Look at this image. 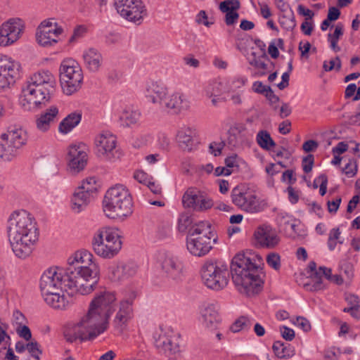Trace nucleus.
I'll return each mask as SVG.
<instances>
[{"label":"nucleus","instance_id":"11","mask_svg":"<svg viewBox=\"0 0 360 360\" xmlns=\"http://www.w3.org/2000/svg\"><path fill=\"white\" fill-rule=\"evenodd\" d=\"M68 266L65 269L68 276L75 278V275L83 274L91 276L100 269L93 254L86 250L81 249L74 252L68 259Z\"/></svg>","mask_w":360,"mask_h":360},{"label":"nucleus","instance_id":"5","mask_svg":"<svg viewBox=\"0 0 360 360\" xmlns=\"http://www.w3.org/2000/svg\"><path fill=\"white\" fill-rule=\"evenodd\" d=\"M103 210L110 219L124 220L133 213V201L127 187L117 184L108 189L103 200Z\"/></svg>","mask_w":360,"mask_h":360},{"label":"nucleus","instance_id":"3","mask_svg":"<svg viewBox=\"0 0 360 360\" xmlns=\"http://www.w3.org/2000/svg\"><path fill=\"white\" fill-rule=\"evenodd\" d=\"M230 269L233 282L240 293L250 297L262 290V269L249 257L243 255L235 256Z\"/></svg>","mask_w":360,"mask_h":360},{"label":"nucleus","instance_id":"45","mask_svg":"<svg viewBox=\"0 0 360 360\" xmlns=\"http://www.w3.org/2000/svg\"><path fill=\"white\" fill-rule=\"evenodd\" d=\"M281 26L288 30L292 31L296 26V21L292 11L288 14H284L279 19Z\"/></svg>","mask_w":360,"mask_h":360},{"label":"nucleus","instance_id":"36","mask_svg":"<svg viewBox=\"0 0 360 360\" xmlns=\"http://www.w3.org/2000/svg\"><path fill=\"white\" fill-rule=\"evenodd\" d=\"M202 192L195 188H189L182 197V203L184 207L191 208L196 211V205L198 204Z\"/></svg>","mask_w":360,"mask_h":360},{"label":"nucleus","instance_id":"20","mask_svg":"<svg viewBox=\"0 0 360 360\" xmlns=\"http://www.w3.org/2000/svg\"><path fill=\"white\" fill-rule=\"evenodd\" d=\"M100 269H98L96 275L91 276L79 274L75 275V278H70L68 284V289L75 290L81 295H85L92 292L96 288L99 280Z\"/></svg>","mask_w":360,"mask_h":360},{"label":"nucleus","instance_id":"24","mask_svg":"<svg viewBox=\"0 0 360 360\" xmlns=\"http://www.w3.org/2000/svg\"><path fill=\"white\" fill-rule=\"evenodd\" d=\"M160 106L168 113L178 115L190 108V101L184 94L175 91L167 94Z\"/></svg>","mask_w":360,"mask_h":360},{"label":"nucleus","instance_id":"55","mask_svg":"<svg viewBox=\"0 0 360 360\" xmlns=\"http://www.w3.org/2000/svg\"><path fill=\"white\" fill-rule=\"evenodd\" d=\"M268 265L275 270H278L281 267V257L276 253H271L266 257Z\"/></svg>","mask_w":360,"mask_h":360},{"label":"nucleus","instance_id":"32","mask_svg":"<svg viewBox=\"0 0 360 360\" xmlns=\"http://www.w3.org/2000/svg\"><path fill=\"white\" fill-rule=\"evenodd\" d=\"M246 129L245 125L243 123H236L232 125L228 131V143L235 148L242 146L247 141Z\"/></svg>","mask_w":360,"mask_h":360},{"label":"nucleus","instance_id":"44","mask_svg":"<svg viewBox=\"0 0 360 360\" xmlns=\"http://www.w3.org/2000/svg\"><path fill=\"white\" fill-rule=\"evenodd\" d=\"M204 91L208 98L218 97L224 91L223 84L221 82L213 81L205 87Z\"/></svg>","mask_w":360,"mask_h":360},{"label":"nucleus","instance_id":"34","mask_svg":"<svg viewBox=\"0 0 360 360\" xmlns=\"http://www.w3.org/2000/svg\"><path fill=\"white\" fill-rule=\"evenodd\" d=\"M195 135V130L193 128L188 126L180 127L176 136L179 146L184 150L190 151L192 149Z\"/></svg>","mask_w":360,"mask_h":360},{"label":"nucleus","instance_id":"51","mask_svg":"<svg viewBox=\"0 0 360 360\" xmlns=\"http://www.w3.org/2000/svg\"><path fill=\"white\" fill-rule=\"evenodd\" d=\"M151 140L150 134H141L136 136L132 142V146L135 148H140L146 145Z\"/></svg>","mask_w":360,"mask_h":360},{"label":"nucleus","instance_id":"26","mask_svg":"<svg viewBox=\"0 0 360 360\" xmlns=\"http://www.w3.org/2000/svg\"><path fill=\"white\" fill-rule=\"evenodd\" d=\"M167 94V87L160 80H149L145 84L144 96L153 104L161 105Z\"/></svg>","mask_w":360,"mask_h":360},{"label":"nucleus","instance_id":"6","mask_svg":"<svg viewBox=\"0 0 360 360\" xmlns=\"http://www.w3.org/2000/svg\"><path fill=\"white\" fill-rule=\"evenodd\" d=\"M217 238L208 221H200L193 226L186 237V249L191 255L202 257L207 255L212 249Z\"/></svg>","mask_w":360,"mask_h":360},{"label":"nucleus","instance_id":"41","mask_svg":"<svg viewBox=\"0 0 360 360\" xmlns=\"http://www.w3.org/2000/svg\"><path fill=\"white\" fill-rule=\"evenodd\" d=\"M266 62L270 63V60L264 54L260 57L255 58L250 62V63L251 65L259 70L256 73L257 75L263 76L268 70V63Z\"/></svg>","mask_w":360,"mask_h":360},{"label":"nucleus","instance_id":"35","mask_svg":"<svg viewBox=\"0 0 360 360\" xmlns=\"http://www.w3.org/2000/svg\"><path fill=\"white\" fill-rule=\"evenodd\" d=\"M82 119V114L74 112L69 114L60 123L58 130L60 133L68 134L79 124Z\"/></svg>","mask_w":360,"mask_h":360},{"label":"nucleus","instance_id":"16","mask_svg":"<svg viewBox=\"0 0 360 360\" xmlns=\"http://www.w3.org/2000/svg\"><path fill=\"white\" fill-rule=\"evenodd\" d=\"M97 155L105 160L115 161L121 156L117 148V138L110 132L98 135L95 139Z\"/></svg>","mask_w":360,"mask_h":360},{"label":"nucleus","instance_id":"21","mask_svg":"<svg viewBox=\"0 0 360 360\" xmlns=\"http://www.w3.org/2000/svg\"><path fill=\"white\" fill-rule=\"evenodd\" d=\"M23 24L19 18L9 19L0 27V46H8L18 41L22 32Z\"/></svg>","mask_w":360,"mask_h":360},{"label":"nucleus","instance_id":"47","mask_svg":"<svg viewBox=\"0 0 360 360\" xmlns=\"http://www.w3.org/2000/svg\"><path fill=\"white\" fill-rule=\"evenodd\" d=\"M273 349L276 355L279 358H285L290 356L289 350L285 344L281 341H276L274 343Z\"/></svg>","mask_w":360,"mask_h":360},{"label":"nucleus","instance_id":"15","mask_svg":"<svg viewBox=\"0 0 360 360\" xmlns=\"http://www.w3.org/2000/svg\"><path fill=\"white\" fill-rule=\"evenodd\" d=\"M22 68L20 63L8 56L0 58V91L9 88L20 79Z\"/></svg>","mask_w":360,"mask_h":360},{"label":"nucleus","instance_id":"14","mask_svg":"<svg viewBox=\"0 0 360 360\" xmlns=\"http://www.w3.org/2000/svg\"><path fill=\"white\" fill-rule=\"evenodd\" d=\"M154 345L158 352L166 356L179 352V335L169 328L160 327L154 334Z\"/></svg>","mask_w":360,"mask_h":360},{"label":"nucleus","instance_id":"46","mask_svg":"<svg viewBox=\"0 0 360 360\" xmlns=\"http://www.w3.org/2000/svg\"><path fill=\"white\" fill-rule=\"evenodd\" d=\"M340 231L339 228H334L330 231L328 239V247L330 250H333L338 243H342L339 239L340 238Z\"/></svg>","mask_w":360,"mask_h":360},{"label":"nucleus","instance_id":"17","mask_svg":"<svg viewBox=\"0 0 360 360\" xmlns=\"http://www.w3.org/2000/svg\"><path fill=\"white\" fill-rule=\"evenodd\" d=\"M63 32V28L54 19L45 20L37 30L36 39L39 45L44 47L51 46L58 41V37Z\"/></svg>","mask_w":360,"mask_h":360},{"label":"nucleus","instance_id":"31","mask_svg":"<svg viewBox=\"0 0 360 360\" xmlns=\"http://www.w3.org/2000/svg\"><path fill=\"white\" fill-rule=\"evenodd\" d=\"M18 150L27 141V133L20 127H10L7 131L1 135Z\"/></svg>","mask_w":360,"mask_h":360},{"label":"nucleus","instance_id":"60","mask_svg":"<svg viewBox=\"0 0 360 360\" xmlns=\"http://www.w3.org/2000/svg\"><path fill=\"white\" fill-rule=\"evenodd\" d=\"M292 323L304 331L307 332L311 329V324L309 321L304 317L298 316Z\"/></svg>","mask_w":360,"mask_h":360},{"label":"nucleus","instance_id":"33","mask_svg":"<svg viewBox=\"0 0 360 360\" xmlns=\"http://www.w3.org/2000/svg\"><path fill=\"white\" fill-rule=\"evenodd\" d=\"M58 115V108L56 106L50 107L36 119L37 129L42 132L47 131L51 125L56 122Z\"/></svg>","mask_w":360,"mask_h":360},{"label":"nucleus","instance_id":"53","mask_svg":"<svg viewBox=\"0 0 360 360\" xmlns=\"http://www.w3.org/2000/svg\"><path fill=\"white\" fill-rule=\"evenodd\" d=\"M26 349L35 360L40 359L39 356L41 354V350L39 349V345L37 342L32 341L26 344Z\"/></svg>","mask_w":360,"mask_h":360},{"label":"nucleus","instance_id":"57","mask_svg":"<svg viewBox=\"0 0 360 360\" xmlns=\"http://www.w3.org/2000/svg\"><path fill=\"white\" fill-rule=\"evenodd\" d=\"M248 79L245 77H236L229 82V89L234 91L244 86Z\"/></svg>","mask_w":360,"mask_h":360},{"label":"nucleus","instance_id":"19","mask_svg":"<svg viewBox=\"0 0 360 360\" xmlns=\"http://www.w3.org/2000/svg\"><path fill=\"white\" fill-rule=\"evenodd\" d=\"M50 98L40 89L25 85L22 89L20 103L25 110L32 111L45 105Z\"/></svg>","mask_w":360,"mask_h":360},{"label":"nucleus","instance_id":"62","mask_svg":"<svg viewBox=\"0 0 360 360\" xmlns=\"http://www.w3.org/2000/svg\"><path fill=\"white\" fill-rule=\"evenodd\" d=\"M16 330L19 336L25 340L28 341L32 338L31 331L25 324L22 325L21 327L18 326Z\"/></svg>","mask_w":360,"mask_h":360},{"label":"nucleus","instance_id":"54","mask_svg":"<svg viewBox=\"0 0 360 360\" xmlns=\"http://www.w3.org/2000/svg\"><path fill=\"white\" fill-rule=\"evenodd\" d=\"M317 183H320V188H319V193L321 195L323 196L327 191V184H328V177L326 174H322L319 175L315 180H314V187L316 188Z\"/></svg>","mask_w":360,"mask_h":360},{"label":"nucleus","instance_id":"4","mask_svg":"<svg viewBox=\"0 0 360 360\" xmlns=\"http://www.w3.org/2000/svg\"><path fill=\"white\" fill-rule=\"evenodd\" d=\"M69 276L64 269L51 267L41 276L39 287L45 302L56 309H65L69 302L63 291H68Z\"/></svg>","mask_w":360,"mask_h":360},{"label":"nucleus","instance_id":"22","mask_svg":"<svg viewBox=\"0 0 360 360\" xmlns=\"http://www.w3.org/2000/svg\"><path fill=\"white\" fill-rule=\"evenodd\" d=\"M25 85L39 89L46 93L47 97H51L55 91L56 80L50 71L39 70L28 79Z\"/></svg>","mask_w":360,"mask_h":360},{"label":"nucleus","instance_id":"1","mask_svg":"<svg viewBox=\"0 0 360 360\" xmlns=\"http://www.w3.org/2000/svg\"><path fill=\"white\" fill-rule=\"evenodd\" d=\"M117 297L113 291L101 290L95 294L87 313L77 323H69L64 330L67 341L91 340L108 327L109 319L115 311Z\"/></svg>","mask_w":360,"mask_h":360},{"label":"nucleus","instance_id":"48","mask_svg":"<svg viewBox=\"0 0 360 360\" xmlns=\"http://www.w3.org/2000/svg\"><path fill=\"white\" fill-rule=\"evenodd\" d=\"M240 8L238 0H225L220 3L219 9L221 12L237 11Z\"/></svg>","mask_w":360,"mask_h":360},{"label":"nucleus","instance_id":"18","mask_svg":"<svg viewBox=\"0 0 360 360\" xmlns=\"http://www.w3.org/2000/svg\"><path fill=\"white\" fill-rule=\"evenodd\" d=\"M136 297V293L131 292L127 297L122 299L119 303L118 310L112 321L113 327L119 333L126 328L134 316L133 303Z\"/></svg>","mask_w":360,"mask_h":360},{"label":"nucleus","instance_id":"42","mask_svg":"<svg viewBox=\"0 0 360 360\" xmlns=\"http://www.w3.org/2000/svg\"><path fill=\"white\" fill-rule=\"evenodd\" d=\"M300 225V221L296 219H288L283 221L282 225L283 230L285 231L287 236L290 238H295L300 235L297 227Z\"/></svg>","mask_w":360,"mask_h":360},{"label":"nucleus","instance_id":"63","mask_svg":"<svg viewBox=\"0 0 360 360\" xmlns=\"http://www.w3.org/2000/svg\"><path fill=\"white\" fill-rule=\"evenodd\" d=\"M339 70L341 67V62L338 57H336L335 59L330 60L329 62H324L323 68L326 71H330L333 70L335 68Z\"/></svg>","mask_w":360,"mask_h":360},{"label":"nucleus","instance_id":"10","mask_svg":"<svg viewBox=\"0 0 360 360\" xmlns=\"http://www.w3.org/2000/svg\"><path fill=\"white\" fill-rule=\"evenodd\" d=\"M101 187V183L97 176H90L83 179L72 197V210L77 213L83 210L96 198Z\"/></svg>","mask_w":360,"mask_h":360},{"label":"nucleus","instance_id":"59","mask_svg":"<svg viewBox=\"0 0 360 360\" xmlns=\"http://www.w3.org/2000/svg\"><path fill=\"white\" fill-rule=\"evenodd\" d=\"M12 323L19 327L26 324L27 320L24 314L19 310H15L13 314Z\"/></svg>","mask_w":360,"mask_h":360},{"label":"nucleus","instance_id":"52","mask_svg":"<svg viewBox=\"0 0 360 360\" xmlns=\"http://www.w3.org/2000/svg\"><path fill=\"white\" fill-rule=\"evenodd\" d=\"M342 172L349 177H352L357 172V162L354 159H349L345 167L342 169Z\"/></svg>","mask_w":360,"mask_h":360},{"label":"nucleus","instance_id":"58","mask_svg":"<svg viewBox=\"0 0 360 360\" xmlns=\"http://www.w3.org/2000/svg\"><path fill=\"white\" fill-rule=\"evenodd\" d=\"M171 233V227L168 224H162L158 226L157 237L160 239H163L169 236Z\"/></svg>","mask_w":360,"mask_h":360},{"label":"nucleus","instance_id":"7","mask_svg":"<svg viewBox=\"0 0 360 360\" xmlns=\"http://www.w3.org/2000/svg\"><path fill=\"white\" fill-rule=\"evenodd\" d=\"M91 247L97 256L105 259L114 258L122 247L120 231L112 227H103L98 229L94 234Z\"/></svg>","mask_w":360,"mask_h":360},{"label":"nucleus","instance_id":"43","mask_svg":"<svg viewBox=\"0 0 360 360\" xmlns=\"http://www.w3.org/2000/svg\"><path fill=\"white\" fill-rule=\"evenodd\" d=\"M252 326V321L248 316H240L231 326L230 330L233 333L248 330Z\"/></svg>","mask_w":360,"mask_h":360},{"label":"nucleus","instance_id":"38","mask_svg":"<svg viewBox=\"0 0 360 360\" xmlns=\"http://www.w3.org/2000/svg\"><path fill=\"white\" fill-rule=\"evenodd\" d=\"M141 115V113L139 110L126 108L122 110L120 116V120L123 126L129 127L139 122Z\"/></svg>","mask_w":360,"mask_h":360},{"label":"nucleus","instance_id":"2","mask_svg":"<svg viewBox=\"0 0 360 360\" xmlns=\"http://www.w3.org/2000/svg\"><path fill=\"white\" fill-rule=\"evenodd\" d=\"M7 234L15 255L28 257L39 240V232L34 217L25 210L14 211L8 219Z\"/></svg>","mask_w":360,"mask_h":360},{"label":"nucleus","instance_id":"9","mask_svg":"<svg viewBox=\"0 0 360 360\" xmlns=\"http://www.w3.org/2000/svg\"><path fill=\"white\" fill-rule=\"evenodd\" d=\"M59 72L60 85L65 94L71 96L81 89L84 77L82 70L75 60H63Z\"/></svg>","mask_w":360,"mask_h":360},{"label":"nucleus","instance_id":"61","mask_svg":"<svg viewBox=\"0 0 360 360\" xmlns=\"http://www.w3.org/2000/svg\"><path fill=\"white\" fill-rule=\"evenodd\" d=\"M314 158L313 155H308L302 159V169L305 173H309L311 171L314 165Z\"/></svg>","mask_w":360,"mask_h":360},{"label":"nucleus","instance_id":"40","mask_svg":"<svg viewBox=\"0 0 360 360\" xmlns=\"http://www.w3.org/2000/svg\"><path fill=\"white\" fill-rule=\"evenodd\" d=\"M304 288L307 291L316 292L324 289L325 285L321 277L316 275L314 272L311 275V279L304 284Z\"/></svg>","mask_w":360,"mask_h":360},{"label":"nucleus","instance_id":"13","mask_svg":"<svg viewBox=\"0 0 360 360\" xmlns=\"http://www.w3.org/2000/svg\"><path fill=\"white\" fill-rule=\"evenodd\" d=\"M114 4L121 17L138 25L147 14L146 6L141 0H115Z\"/></svg>","mask_w":360,"mask_h":360},{"label":"nucleus","instance_id":"23","mask_svg":"<svg viewBox=\"0 0 360 360\" xmlns=\"http://www.w3.org/2000/svg\"><path fill=\"white\" fill-rule=\"evenodd\" d=\"M219 305L215 302H203L198 307L199 321L209 330L217 329L221 321Z\"/></svg>","mask_w":360,"mask_h":360},{"label":"nucleus","instance_id":"29","mask_svg":"<svg viewBox=\"0 0 360 360\" xmlns=\"http://www.w3.org/2000/svg\"><path fill=\"white\" fill-rule=\"evenodd\" d=\"M257 243L262 247L274 248L279 241V238L272 228L264 224L259 226L255 233Z\"/></svg>","mask_w":360,"mask_h":360},{"label":"nucleus","instance_id":"28","mask_svg":"<svg viewBox=\"0 0 360 360\" xmlns=\"http://www.w3.org/2000/svg\"><path fill=\"white\" fill-rule=\"evenodd\" d=\"M162 269L169 278L179 280L184 271V262L176 257H166L162 263Z\"/></svg>","mask_w":360,"mask_h":360},{"label":"nucleus","instance_id":"27","mask_svg":"<svg viewBox=\"0 0 360 360\" xmlns=\"http://www.w3.org/2000/svg\"><path fill=\"white\" fill-rule=\"evenodd\" d=\"M137 270L138 266L134 262H120L109 267L108 276L112 281L119 282L134 276Z\"/></svg>","mask_w":360,"mask_h":360},{"label":"nucleus","instance_id":"56","mask_svg":"<svg viewBox=\"0 0 360 360\" xmlns=\"http://www.w3.org/2000/svg\"><path fill=\"white\" fill-rule=\"evenodd\" d=\"M240 160L237 155H233L225 159V165L227 168L233 170V172L234 171L238 170Z\"/></svg>","mask_w":360,"mask_h":360},{"label":"nucleus","instance_id":"25","mask_svg":"<svg viewBox=\"0 0 360 360\" xmlns=\"http://www.w3.org/2000/svg\"><path fill=\"white\" fill-rule=\"evenodd\" d=\"M67 160L71 172L78 173L83 170L87 163V153L84 144L72 145L68 148Z\"/></svg>","mask_w":360,"mask_h":360},{"label":"nucleus","instance_id":"8","mask_svg":"<svg viewBox=\"0 0 360 360\" xmlns=\"http://www.w3.org/2000/svg\"><path fill=\"white\" fill-rule=\"evenodd\" d=\"M229 266L219 259L206 260L200 269L203 283L210 289L221 290L226 288L229 281Z\"/></svg>","mask_w":360,"mask_h":360},{"label":"nucleus","instance_id":"64","mask_svg":"<svg viewBox=\"0 0 360 360\" xmlns=\"http://www.w3.org/2000/svg\"><path fill=\"white\" fill-rule=\"evenodd\" d=\"M341 201L342 198L340 197H336L332 200H328L327 202L328 212L330 213H336L340 207Z\"/></svg>","mask_w":360,"mask_h":360},{"label":"nucleus","instance_id":"49","mask_svg":"<svg viewBox=\"0 0 360 360\" xmlns=\"http://www.w3.org/2000/svg\"><path fill=\"white\" fill-rule=\"evenodd\" d=\"M214 203L212 200L209 197L206 196L205 195H204L202 193L201 197H200L198 204H197L196 205V211H205L212 207Z\"/></svg>","mask_w":360,"mask_h":360},{"label":"nucleus","instance_id":"12","mask_svg":"<svg viewBox=\"0 0 360 360\" xmlns=\"http://www.w3.org/2000/svg\"><path fill=\"white\" fill-rule=\"evenodd\" d=\"M232 202L240 210L249 213L263 211L266 204L257 198L253 191L244 186H237L231 191Z\"/></svg>","mask_w":360,"mask_h":360},{"label":"nucleus","instance_id":"37","mask_svg":"<svg viewBox=\"0 0 360 360\" xmlns=\"http://www.w3.org/2000/svg\"><path fill=\"white\" fill-rule=\"evenodd\" d=\"M18 150L4 137H0V159L5 162L12 161L17 156Z\"/></svg>","mask_w":360,"mask_h":360},{"label":"nucleus","instance_id":"50","mask_svg":"<svg viewBox=\"0 0 360 360\" xmlns=\"http://www.w3.org/2000/svg\"><path fill=\"white\" fill-rule=\"evenodd\" d=\"M193 219L190 215L183 213L178 220V229L181 232L185 231L192 224Z\"/></svg>","mask_w":360,"mask_h":360},{"label":"nucleus","instance_id":"39","mask_svg":"<svg viewBox=\"0 0 360 360\" xmlns=\"http://www.w3.org/2000/svg\"><path fill=\"white\" fill-rule=\"evenodd\" d=\"M257 144L264 150H269L276 146L275 141L271 139L270 134L265 130L259 131L256 137Z\"/></svg>","mask_w":360,"mask_h":360},{"label":"nucleus","instance_id":"30","mask_svg":"<svg viewBox=\"0 0 360 360\" xmlns=\"http://www.w3.org/2000/svg\"><path fill=\"white\" fill-rule=\"evenodd\" d=\"M84 64L91 72H97L102 67L103 58L101 53L96 49L89 48L82 54Z\"/></svg>","mask_w":360,"mask_h":360}]
</instances>
